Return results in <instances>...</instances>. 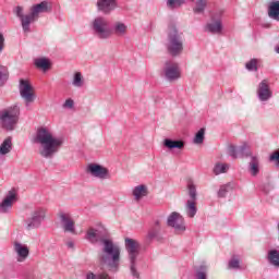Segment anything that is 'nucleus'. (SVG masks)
<instances>
[{"label":"nucleus","mask_w":279,"mask_h":279,"mask_svg":"<svg viewBox=\"0 0 279 279\" xmlns=\"http://www.w3.org/2000/svg\"><path fill=\"white\" fill-rule=\"evenodd\" d=\"M86 239L89 243H101V248L97 255L99 266L108 267L109 271H119L121 265V247L114 244L111 239L99 238V231L95 228L87 230Z\"/></svg>","instance_id":"f257e3e1"},{"label":"nucleus","mask_w":279,"mask_h":279,"mask_svg":"<svg viewBox=\"0 0 279 279\" xmlns=\"http://www.w3.org/2000/svg\"><path fill=\"white\" fill-rule=\"evenodd\" d=\"M34 143L40 145L39 155L41 158L51 160L64 145V140L53 136V133L47 128H39L34 137Z\"/></svg>","instance_id":"f03ea898"},{"label":"nucleus","mask_w":279,"mask_h":279,"mask_svg":"<svg viewBox=\"0 0 279 279\" xmlns=\"http://www.w3.org/2000/svg\"><path fill=\"white\" fill-rule=\"evenodd\" d=\"M124 247L128 252L129 267L131 275L138 279L141 272H138V256H141V243L132 238H125Z\"/></svg>","instance_id":"7ed1b4c3"},{"label":"nucleus","mask_w":279,"mask_h":279,"mask_svg":"<svg viewBox=\"0 0 279 279\" xmlns=\"http://www.w3.org/2000/svg\"><path fill=\"white\" fill-rule=\"evenodd\" d=\"M167 51L172 58L182 56V51H184V39L182 38V33L178 32L175 25L169 27Z\"/></svg>","instance_id":"20e7f679"},{"label":"nucleus","mask_w":279,"mask_h":279,"mask_svg":"<svg viewBox=\"0 0 279 279\" xmlns=\"http://www.w3.org/2000/svg\"><path fill=\"white\" fill-rule=\"evenodd\" d=\"M20 117L21 107H19V105L0 110V128L7 130V132H12L14 128H16Z\"/></svg>","instance_id":"39448f33"},{"label":"nucleus","mask_w":279,"mask_h":279,"mask_svg":"<svg viewBox=\"0 0 279 279\" xmlns=\"http://www.w3.org/2000/svg\"><path fill=\"white\" fill-rule=\"evenodd\" d=\"M92 29L94 36H97L100 40H108L112 36V31L110 29V22L104 16H97L92 22Z\"/></svg>","instance_id":"423d86ee"},{"label":"nucleus","mask_w":279,"mask_h":279,"mask_svg":"<svg viewBox=\"0 0 279 279\" xmlns=\"http://www.w3.org/2000/svg\"><path fill=\"white\" fill-rule=\"evenodd\" d=\"M187 194L190 199L185 203V214L193 219L197 215V187L193 182L187 183Z\"/></svg>","instance_id":"0eeeda50"},{"label":"nucleus","mask_w":279,"mask_h":279,"mask_svg":"<svg viewBox=\"0 0 279 279\" xmlns=\"http://www.w3.org/2000/svg\"><path fill=\"white\" fill-rule=\"evenodd\" d=\"M19 90L22 99L25 101V106L28 107L31 104L36 101V94H34V86L26 80H20Z\"/></svg>","instance_id":"6e6552de"},{"label":"nucleus","mask_w":279,"mask_h":279,"mask_svg":"<svg viewBox=\"0 0 279 279\" xmlns=\"http://www.w3.org/2000/svg\"><path fill=\"white\" fill-rule=\"evenodd\" d=\"M163 76L167 82H177L182 76L180 65L173 61H166L163 65Z\"/></svg>","instance_id":"1a4fd4ad"},{"label":"nucleus","mask_w":279,"mask_h":279,"mask_svg":"<svg viewBox=\"0 0 279 279\" xmlns=\"http://www.w3.org/2000/svg\"><path fill=\"white\" fill-rule=\"evenodd\" d=\"M45 221V209L39 208L31 214V217L25 220L26 230H36Z\"/></svg>","instance_id":"9d476101"},{"label":"nucleus","mask_w":279,"mask_h":279,"mask_svg":"<svg viewBox=\"0 0 279 279\" xmlns=\"http://www.w3.org/2000/svg\"><path fill=\"white\" fill-rule=\"evenodd\" d=\"M87 173L99 180H110L112 178L108 168L97 163H89L87 166Z\"/></svg>","instance_id":"9b49d317"},{"label":"nucleus","mask_w":279,"mask_h":279,"mask_svg":"<svg viewBox=\"0 0 279 279\" xmlns=\"http://www.w3.org/2000/svg\"><path fill=\"white\" fill-rule=\"evenodd\" d=\"M167 226H169V228H173L175 232H184L186 230L184 217L177 211H173L168 216Z\"/></svg>","instance_id":"f8f14e48"},{"label":"nucleus","mask_w":279,"mask_h":279,"mask_svg":"<svg viewBox=\"0 0 279 279\" xmlns=\"http://www.w3.org/2000/svg\"><path fill=\"white\" fill-rule=\"evenodd\" d=\"M58 217L60 219V223L63 228V231L70 232L71 234H75V221H73V217H71V214L60 211L58 214Z\"/></svg>","instance_id":"ddd939ff"},{"label":"nucleus","mask_w":279,"mask_h":279,"mask_svg":"<svg viewBox=\"0 0 279 279\" xmlns=\"http://www.w3.org/2000/svg\"><path fill=\"white\" fill-rule=\"evenodd\" d=\"M96 7L102 14H112L119 8V3L117 0H97Z\"/></svg>","instance_id":"4468645a"},{"label":"nucleus","mask_w":279,"mask_h":279,"mask_svg":"<svg viewBox=\"0 0 279 279\" xmlns=\"http://www.w3.org/2000/svg\"><path fill=\"white\" fill-rule=\"evenodd\" d=\"M257 97L259 101H269L271 97H274V93L269 87V82L267 80H263L257 88Z\"/></svg>","instance_id":"2eb2a0df"},{"label":"nucleus","mask_w":279,"mask_h":279,"mask_svg":"<svg viewBox=\"0 0 279 279\" xmlns=\"http://www.w3.org/2000/svg\"><path fill=\"white\" fill-rule=\"evenodd\" d=\"M15 202H16V193L14 191H9L8 195L0 203V213L2 214L10 213Z\"/></svg>","instance_id":"dca6fc26"},{"label":"nucleus","mask_w":279,"mask_h":279,"mask_svg":"<svg viewBox=\"0 0 279 279\" xmlns=\"http://www.w3.org/2000/svg\"><path fill=\"white\" fill-rule=\"evenodd\" d=\"M14 252L17 254L19 263H23L29 256V247L21 242L14 243Z\"/></svg>","instance_id":"f3484780"},{"label":"nucleus","mask_w":279,"mask_h":279,"mask_svg":"<svg viewBox=\"0 0 279 279\" xmlns=\"http://www.w3.org/2000/svg\"><path fill=\"white\" fill-rule=\"evenodd\" d=\"M46 12H51V4H49L47 1H43L31 8V13L37 19L39 14H45Z\"/></svg>","instance_id":"a211bd4d"},{"label":"nucleus","mask_w":279,"mask_h":279,"mask_svg":"<svg viewBox=\"0 0 279 279\" xmlns=\"http://www.w3.org/2000/svg\"><path fill=\"white\" fill-rule=\"evenodd\" d=\"M248 172L253 178H256V175L260 173V159H258V157H251V161L248 162Z\"/></svg>","instance_id":"6ab92c4d"},{"label":"nucleus","mask_w":279,"mask_h":279,"mask_svg":"<svg viewBox=\"0 0 279 279\" xmlns=\"http://www.w3.org/2000/svg\"><path fill=\"white\" fill-rule=\"evenodd\" d=\"M268 16L272 21L279 22V0H272L269 2Z\"/></svg>","instance_id":"aec40b11"},{"label":"nucleus","mask_w":279,"mask_h":279,"mask_svg":"<svg viewBox=\"0 0 279 279\" xmlns=\"http://www.w3.org/2000/svg\"><path fill=\"white\" fill-rule=\"evenodd\" d=\"M20 21H21L23 32L29 33V32H32V29L29 28V25L32 23H36V21H38V19L36 16H34L33 13H31V14H26Z\"/></svg>","instance_id":"412c9836"},{"label":"nucleus","mask_w":279,"mask_h":279,"mask_svg":"<svg viewBox=\"0 0 279 279\" xmlns=\"http://www.w3.org/2000/svg\"><path fill=\"white\" fill-rule=\"evenodd\" d=\"M163 145L167 147V149H184L185 143L182 140L166 138L163 141Z\"/></svg>","instance_id":"4be33fe9"},{"label":"nucleus","mask_w":279,"mask_h":279,"mask_svg":"<svg viewBox=\"0 0 279 279\" xmlns=\"http://www.w3.org/2000/svg\"><path fill=\"white\" fill-rule=\"evenodd\" d=\"M161 230L160 220H155L154 225L148 230L147 239H149V241L158 239Z\"/></svg>","instance_id":"5701e85b"},{"label":"nucleus","mask_w":279,"mask_h":279,"mask_svg":"<svg viewBox=\"0 0 279 279\" xmlns=\"http://www.w3.org/2000/svg\"><path fill=\"white\" fill-rule=\"evenodd\" d=\"M205 29L209 32V34H219L223 29V24L221 20H217L216 22L206 24Z\"/></svg>","instance_id":"b1692460"},{"label":"nucleus","mask_w":279,"mask_h":279,"mask_svg":"<svg viewBox=\"0 0 279 279\" xmlns=\"http://www.w3.org/2000/svg\"><path fill=\"white\" fill-rule=\"evenodd\" d=\"M148 193L149 192L147 191V186L143 184L135 186L133 190V195L136 202H138V199H142V197H147Z\"/></svg>","instance_id":"393cba45"},{"label":"nucleus","mask_w":279,"mask_h":279,"mask_svg":"<svg viewBox=\"0 0 279 279\" xmlns=\"http://www.w3.org/2000/svg\"><path fill=\"white\" fill-rule=\"evenodd\" d=\"M12 151V137H7L0 145L1 156H5Z\"/></svg>","instance_id":"a878e982"},{"label":"nucleus","mask_w":279,"mask_h":279,"mask_svg":"<svg viewBox=\"0 0 279 279\" xmlns=\"http://www.w3.org/2000/svg\"><path fill=\"white\" fill-rule=\"evenodd\" d=\"M267 260L274 267H279V252L278 250H270L267 255Z\"/></svg>","instance_id":"bb28decb"},{"label":"nucleus","mask_w":279,"mask_h":279,"mask_svg":"<svg viewBox=\"0 0 279 279\" xmlns=\"http://www.w3.org/2000/svg\"><path fill=\"white\" fill-rule=\"evenodd\" d=\"M35 66L43 69V71H48L51 68V62L47 58H38L35 59Z\"/></svg>","instance_id":"cd10ccee"},{"label":"nucleus","mask_w":279,"mask_h":279,"mask_svg":"<svg viewBox=\"0 0 279 279\" xmlns=\"http://www.w3.org/2000/svg\"><path fill=\"white\" fill-rule=\"evenodd\" d=\"M128 32V26L122 22H117L113 26V34L117 36H125Z\"/></svg>","instance_id":"c85d7f7f"},{"label":"nucleus","mask_w":279,"mask_h":279,"mask_svg":"<svg viewBox=\"0 0 279 279\" xmlns=\"http://www.w3.org/2000/svg\"><path fill=\"white\" fill-rule=\"evenodd\" d=\"M228 169H230V166L228 163L218 162L215 165L213 171L215 175H221V173H228Z\"/></svg>","instance_id":"c756f323"},{"label":"nucleus","mask_w":279,"mask_h":279,"mask_svg":"<svg viewBox=\"0 0 279 279\" xmlns=\"http://www.w3.org/2000/svg\"><path fill=\"white\" fill-rule=\"evenodd\" d=\"M195 278L196 279H208V267H206V265H201L195 270Z\"/></svg>","instance_id":"7c9ffc66"},{"label":"nucleus","mask_w":279,"mask_h":279,"mask_svg":"<svg viewBox=\"0 0 279 279\" xmlns=\"http://www.w3.org/2000/svg\"><path fill=\"white\" fill-rule=\"evenodd\" d=\"M204 138H206V129L202 128L194 136V145H202V143H204Z\"/></svg>","instance_id":"2f4dec72"},{"label":"nucleus","mask_w":279,"mask_h":279,"mask_svg":"<svg viewBox=\"0 0 279 279\" xmlns=\"http://www.w3.org/2000/svg\"><path fill=\"white\" fill-rule=\"evenodd\" d=\"M8 77H10L8 68L0 65V86H4V84L8 82Z\"/></svg>","instance_id":"473e14b6"},{"label":"nucleus","mask_w":279,"mask_h":279,"mask_svg":"<svg viewBox=\"0 0 279 279\" xmlns=\"http://www.w3.org/2000/svg\"><path fill=\"white\" fill-rule=\"evenodd\" d=\"M238 153L240 154L241 158H247L252 156V153H250V146L247 145V143L242 144L239 147Z\"/></svg>","instance_id":"72a5a7b5"},{"label":"nucleus","mask_w":279,"mask_h":279,"mask_svg":"<svg viewBox=\"0 0 279 279\" xmlns=\"http://www.w3.org/2000/svg\"><path fill=\"white\" fill-rule=\"evenodd\" d=\"M230 191H232V183H227L220 186L219 191H218V197H226V195H228V193H230Z\"/></svg>","instance_id":"f704fd0d"},{"label":"nucleus","mask_w":279,"mask_h":279,"mask_svg":"<svg viewBox=\"0 0 279 279\" xmlns=\"http://www.w3.org/2000/svg\"><path fill=\"white\" fill-rule=\"evenodd\" d=\"M206 10V0H196L195 14H202Z\"/></svg>","instance_id":"c9c22d12"},{"label":"nucleus","mask_w":279,"mask_h":279,"mask_svg":"<svg viewBox=\"0 0 279 279\" xmlns=\"http://www.w3.org/2000/svg\"><path fill=\"white\" fill-rule=\"evenodd\" d=\"M246 71H258V60L257 59H251L248 62L245 63Z\"/></svg>","instance_id":"e433bc0d"},{"label":"nucleus","mask_w":279,"mask_h":279,"mask_svg":"<svg viewBox=\"0 0 279 279\" xmlns=\"http://www.w3.org/2000/svg\"><path fill=\"white\" fill-rule=\"evenodd\" d=\"M184 5V0H168L167 1V7L170 10H175V8H181Z\"/></svg>","instance_id":"4c0bfd02"},{"label":"nucleus","mask_w":279,"mask_h":279,"mask_svg":"<svg viewBox=\"0 0 279 279\" xmlns=\"http://www.w3.org/2000/svg\"><path fill=\"white\" fill-rule=\"evenodd\" d=\"M73 86H76V88H82L84 86V81L82 80V73L76 72L74 74V80H73Z\"/></svg>","instance_id":"58836bf2"},{"label":"nucleus","mask_w":279,"mask_h":279,"mask_svg":"<svg viewBox=\"0 0 279 279\" xmlns=\"http://www.w3.org/2000/svg\"><path fill=\"white\" fill-rule=\"evenodd\" d=\"M228 268L229 269H241V262L239 260V258H231L229 264H228Z\"/></svg>","instance_id":"ea45409f"},{"label":"nucleus","mask_w":279,"mask_h":279,"mask_svg":"<svg viewBox=\"0 0 279 279\" xmlns=\"http://www.w3.org/2000/svg\"><path fill=\"white\" fill-rule=\"evenodd\" d=\"M228 154L229 156H231V158H233L234 160H236V158H239V150H236V146L234 145H230L228 147Z\"/></svg>","instance_id":"a19ab883"},{"label":"nucleus","mask_w":279,"mask_h":279,"mask_svg":"<svg viewBox=\"0 0 279 279\" xmlns=\"http://www.w3.org/2000/svg\"><path fill=\"white\" fill-rule=\"evenodd\" d=\"M270 162H277L279 165V150L272 153L269 157Z\"/></svg>","instance_id":"79ce46f5"},{"label":"nucleus","mask_w":279,"mask_h":279,"mask_svg":"<svg viewBox=\"0 0 279 279\" xmlns=\"http://www.w3.org/2000/svg\"><path fill=\"white\" fill-rule=\"evenodd\" d=\"M15 14L20 19V21H21V19L25 17V14H23V7H16Z\"/></svg>","instance_id":"37998d69"},{"label":"nucleus","mask_w":279,"mask_h":279,"mask_svg":"<svg viewBox=\"0 0 279 279\" xmlns=\"http://www.w3.org/2000/svg\"><path fill=\"white\" fill-rule=\"evenodd\" d=\"M85 279H99V275L93 271H87V274L85 275Z\"/></svg>","instance_id":"c03bdc74"},{"label":"nucleus","mask_w":279,"mask_h":279,"mask_svg":"<svg viewBox=\"0 0 279 279\" xmlns=\"http://www.w3.org/2000/svg\"><path fill=\"white\" fill-rule=\"evenodd\" d=\"M5 47V37L3 36V34L0 33V53L3 51Z\"/></svg>","instance_id":"a18cd8bd"},{"label":"nucleus","mask_w":279,"mask_h":279,"mask_svg":"<svg viewBox=\"0 0 279 279\" xmlns=\"http://www.w3.org/2000/svg\"><path fill=\"white\" fill-rule=\"evenodd\" d=\"M75 105V102L73 101V99H66L65 102L63 104V108H73V106Z\"/></svg>","instance_id":"49530a36"},{"label":"nucleus","mask_w":279,"mask_h":279,"mask_svg":"<svg viewBox=\"0 0 279 279\" xmlns=\"http://www.w3.org/2000/svg\"><path fill=\"white\" fill-rule=\"evenodd\" d=\"M98 279H112V277L108 272H100Z\"/></svg>","instance_id":"de8ad7c7"},{"label":"nucleus","mask_w":279,"mask_h":279,"mask_svg":"<svg viewBox=\"0 0 279 279\" xmlns=\"http://www.w3.org/2000/svg\"><path fill=\"white\" fill-rule=\"evenodd\" d=\"M66 247H69V250H75V242L73 241L66 242Z\"/></svg>","instance_id":"09e8293b"},{"label":"nucleus","mask_w":279,"mask_h":279,"mask_svg":"<svg viewBox=\"0 0 279 279\" xmlns=\"http://www.w3.org/2000/svg\"><path fill=\"white\" fill-rule=\"evenodd\" d=\"M276 53H279V46L276 48Z\"/></svg>","instance_id":"8fccbe9b"},{"label":"nucleus","mask_w":279,"mask_h":279,"mask_svg":"<svg viewBox=\"0 0 279 279\" xmlns=\"http://www.w3.org/2000/svg\"><path fill=\"white\" fill-rule=\"evenodd\" d=\"M191 1H195V0H191Z\"/></svg>","instance_id":"3c124183"}]
</instances>
